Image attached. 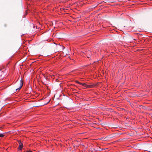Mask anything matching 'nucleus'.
<instances>
[{
  "label": "nucleus",
  "mask_w": 152,
  "mask_h": 152,
  "mask_svg": "<svg viewBox=\"0 0 152 152\" xmlns=\"http://www.w3.org/2000/svg\"><path fill=\"white\" fill-rule=\"evenodd\" d=\"M18 85L19 86V87L16 89V90H19L22 88L23 85V81L22 79L20 80L19 83L18 84Z\"/></svg>",
  "instance_id": "f257e3e1"
},
{
  "label": "nucleus",
  "mask_w": 152,
  "mask_h": 152,
  "mask_svg": "<svg viewBox=\"0 0 152 152\" xmlns=\"http://www.w3.org/2000/svg\"><path fill=\"white\" fill-rule=\"evenodd\" d=\"M18 142L19 144V146L18 147V150L21 151L22 150L23 147V144L20 140H18Z\"/></svg>",
  "instance_id": "f03ea898"
},
{
  "label": "nucleus",
  "mask_w": 152,
  "mask_h": 152,
  "mask_svg": "<svg viewBox=\"0 0 152 152\" xmlns=\"http://www.w3.org/2000/svg\"><path fill=\"white\" fill-rule=\"evenodd\" d=\"M80 85L87 88H91L92 87V86L91 85H88L84 83H81Z\"/></svg>",
  "instance_id": "7ed1b4c3"
},
{
  "label": "nucleus",
  "mask_w": 152,
  "mask_h": 152,
  "mask_svg": "<svg viewBox=\"0 0 152 152\" xmlns=\"http://www.w3.org/2000/svg\"><path fill=\"white\" fill-rule=\"evenodd\" d=\"M75 82L76 83H77L78 84L80 85L81 84V83H80V82H79L78 80H76L75 81Z\"/></svg>",
  "instance_id": "20e7f679"
},
{
  "label": "nucleus",
  "mask_w": 152,
  "mask_h": 152,
  "mask_svg": "<svg viewBox=\"0 0 152 152\" xmlns=\"http://www.w3.org/2000/svg\"><path fill=\"white\" fill-rule=\"evenodd\" d=\"M4 135L3 134H0V137H2L4 136Z\"/></svg>",
  "instance_id": "39448f33"
},
{
  "label": "nucleus",
  "mask_w": 152,
  "mask_h": 152,
  "mask_svg": "<svg viewBox=\"0 0 152 152\" xmlns=\"http://www.w3.org/2000/svg\"><path fill=\"white\" fill-rule=\"evenodd\" d=\"M1 70H0V71Z\"/></svg>",
  "instance_id": "423d86ee"
}]
</instances>
